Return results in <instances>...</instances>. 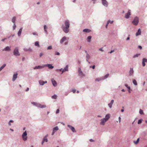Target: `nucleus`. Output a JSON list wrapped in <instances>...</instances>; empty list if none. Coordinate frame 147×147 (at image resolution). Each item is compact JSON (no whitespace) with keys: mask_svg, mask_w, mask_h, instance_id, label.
Here are the masks:
<instances>
[{"mask_svg":"<svg viewBox=\"0 0 147 147\" xmlns=\"http://www.w3.org/2000/svg\"><path fill=\"white\" fill-rule=\"evenodd\" d=\"M16 25L14 23L13 26V29H15L16 28Z\"/></svg>","mask_w":147,"mask_h":147,"instance_id":"obj_48","label":"nucleus"},{"mask_svg":"<svg viewBox=\"0 0 147 147\" xmlns=\"http://www.w3.org/2000/svg\"><path fill=\"white\" fill-rule=\"evenodd\" d=\"M63 69L62 68H61L60 69H57L56 70V71H61L62 72L61 74H62L63 73H62V71H63Z\"/></svg>","mask_w":147,"mask_h":147,"instance_id":"obj_41","label":"nucleus"},{"mask_svg":"<svg viewBox=\"0 0 147 147\" xmlns=\"http://www.w3.org/2000/svg\"><path fill=\"white\" fill-rule=\"evenodd\" d=\"M35 45L36 46H37L38 47H39V42L38 41H36L35 43Z\"/></svg>","mask_w":147,"mask_h":147,"instance_id":"obj_29","label":"nucleus"},{"mask_svg":"<svg viewBox=\"0 0 147 147\" xmlns=\"http://www.w3.org/2000/svg\"><path fill=\"white\" fill-rule=\"evenodd\" d=\"M66 40V38L65 36H64L63 38L61 40L60 42L62 44L63 42Z\"/></svg>","mask_w":147,"mask_h":147,"instance_id":"obj_12","label":"nucleus"},{"mask_svg":"<svg viewBox=\"0 0 147 147\" xmlns=\"http://www.w3.org/2000/svg\"><path fill=\"white\" fill-rule=\"evenodd\" d=\"M134 71L132 68H131L129 71V74L130 75L133 74Z\"/></svg>","mask_w":147,"mask_h":147,"instance_id":"obj_25","label":"nucleus"},{"mask_svg":"<svg viewBox=\"0 0 147 147\" xmlns=\"http://www.w3.org/2000/svg\"><path fill=\"white\" fill-rule=\"evenodd\" d=\"M141 30L140 29H139L138 30L137 32L136 33V36L140 35L141 34Z\"/></svg>","mask_w":147,"mask_h":147,"instance_id":"obj_23","label":"nucleus"},{"mask_svg":"<svg viewBox=\"0 0 147 147\" xmlns=\"http://www.w3.org/2000/svg\"><path fill=\"white\" fill-rule=\"evenodd\" d=\"M104 79H105V78H96V79L95 81H99L101 80H104Z\"/></svg>","mask_w":147,"mask_h":147,"instance_id":"obj_26","label":"nucleus"},{"mask_svg":"<svg viewBox=\"0 0 147 147\" xmlns=\"http://www.w3.org/2000/svg\"><path fill=\"white\" fill-rule=\"evenodd\" d=\"M110 22V20H109L108 22H107V24H106V28H107V26L108 25V24L109 23V22Z\"/></svg>","mask_w":147,"mask_h":147,"instance_id":"obj_43","label":"nucleus"},{"mask_svg":"<svg viewBox=\"0 0 147 147\" xmlns=\"http://www.w3.org/2000/svg\"><path fill=\"white\" fill-rule=\"evenodd\" d=\"M47 81L44 82L42 80H40L39 81L40 84L41 85H43L45 83H47Z\"/></svg>","mask_w":147,"mask_h":147,"instance_id":"obj_18","label":"nucleus"},{"mask_svg":"<svg viewBox=\"0 0 147 147\" xmlns=\"http://www.w3.org/2000/svg\"><path fill=\"white\" fill-rule=\"evenodd\" d=\"M139 22V19L138 17H136L133 21L132 22V23L135 25H137Z\"/></svg>","mask_w":147,"mask_h":147,"instance_id":"obj_3","label":"nucleus"},{"mask_svg":"<svg viewBox=\"0 0 147 147\" xmlns=\"http://www.w3.org/2000/svg\"><path fill=\"white\" fill-rule=\"evenodd\" d=\"M68 66L67 65L63 69L62 71V73H63L66 71H68Z\"/></svg>","mask_w":147,"mask_h":147,"instance_id":"obj_17","label":"nucleus"},{"mask_svg":"<svg viewBox=\"0 0 147 147\" xmlns=\"http://www.w3.org/2000/svg\"><path fill=\"white\" fill-rule=\"evenodd\" d=\"M107 120L105 118L102 119H101V122L100 124L102 125H105V123L107 121Z\"/></svg>","mask_w":147,"mask_h":147,"instance_id":"obj_7","label":"nucleus"},{"mask_svg":"<svg viewBox=\"0 0 147 147\" xmlns=\"http://www.w3.org/2000/svg\"><path fill=\"white\" fill-rule=\"evenodd\" d=\"M125 86L129 90L130 89V87L129 86H128V85L127 84H125Z\"/></svg>","mask_w":147,"mask_h":147,"instance_id":"obj_45","label":"nucleus"},{"mask_svg":"<svg viewBox=\"0 0 147 147\" xmlns=\"http://www.w3.org/2000/svg\"><path fill=\"white\" fill-rule=\"evenodd\" d=\"M68 42H67L65 43L64 44H65V45H67L68 44Z\"/></svg>","mask_w":147,"mask_h":147,"instance_id":"obj_57","label":"nucleus"},{"mask_svg":"<svg viewBox=\"0 0 147 147\" xmlns=\"http://www.w3.org/2000/svg\"><path fill=\"white\" fill-rule=\"evenodd\" d=\"M9 122H10L13 123V120H10V121H9Z\"/></svg>","mask_w":147,"mask_h":147,"instance_id":"obj_62","label":"nucleus"},{"mask_svg":"<svg viewBox=\"0 0 147 147\" xmlns=\"http://www.w3.org/2000/svg\"><path fill=\"white\" fill-rule=\"evenodd\" d=\"M52 49V46H49L48 47L47 49L48 50H49V49Z\"/></svg>","mask_w":147,"mask_h":147,"instance_id":"obj_44","label":"nucleus"},{"mask_svg":"<svg viewBox=\"0 0 147 147\" xmlns=\"http://www.w3.org/2000/svg\"><path fill=\"white\" fill-rule=\"evenodd\" d=\"M113 102H114V100H113L111 101V102L110 103L108 104V105L110 108H111L112 107V105L113 104Z\"/></svg>","mask_w":147,"mask_h":147,"instance_id":"obj_19","label":"nucleus"},{"mask_svg":"<svg viewBox=\"0 0 147 147\" xmlns=\"http://www.w3.org/2000/svg\"><path fill=\"white\" fill-rule=\"evenodd\" d=\"M142 119H140L138 121V124H140L142 122Z\"/></svg>","mask_w":147,"mask_h":147,"instance_id":"obj_42","label":"nucleus"},{"mask_svg":"<svg viewBox=\"0 0 147 147\" xmlns=\"http://www.w3.org/2000/svg\"><path fill=\"white\" fill-rule=\"evenodd\" d=\"M59 109H57L56 111V113L57 114V113H59Z\"/></svg>","mask_w":147,"mask_h":147,"instance_id":"obj_47","label":"nucleus"},{"mask_svg":"<svg viewBox=\"0 0 147 147\" xmlns=\"http://www.w3.org/2000/svg\"><path fill=\"white\" fill-rule=\"evenodd\" d=\"M114 51V50H112L111 51V52H110V53H112Z\"/></svg>","mask_w":147,"mask_h":147,"instance_id":"obj_56","label":"nucleus"},{"mask_svg":"<svg viewBox=\"0 0 147 147\" xmlns=\"http://www.w3.org/2000/svg\"><path fill=\"white\" fill-rule=\"evenodd\" d=\"M139 141V138H138L136 141H134V143L135 144H137L138 143Z\"/></svg>","mask_w":147,"mask_h":147,"instance_id":"obj_34","label":"nucleus"},{"mask_svg":"<svg viewBox=\"0 0 147 147\" xmlns=\"http://www.w3.org/2000/svg\"><path fill=\"white\" fill-rule=\"evenodd\" d=\"M113 22V21H110V22H109V23H110L111 24H112Z\"/></svg>","mask_w":147,"mask_h":147,"instance_id":"obj_61","label":"nucleus"},{"mask_svg":"<svg viewBox=\"0 0 147 147\" xmlns=\"http://www.w3.org/2000/svg\"><path fill=\"white\" fill-rule=\"evenodd\" d=\"M131 15V10H129L128 12L125 14V18H128L129 16Z\"/></svg>","mask_w":147,"mask_h":147,"instance_id":"obj_6","label":"nucleus"},{"mask_svg":"<svg viewBox=\"0 0 147 147\" xmlns=\"http://www.w3.org/2000/svg\"><path fill=\"white\" fill-rule=\"evenodd\" d=\"M139 113L141 115L143 114V110H142L141 109H140L139 111Z\"/></svg>","mask_w":147,"mask_h":147,"instance_id":"obj_37","label":"nucleus"},{"mask_svg":"<svg viewBox=\"0 0 147 147\" xmlns=\"http://www.w3.org/2000/svg\"><path fill=\"white\" fill-rule=\"evenodd\" d=\"M133 82L135 85H137V82L134 79L133 80Z\"/></svg>","mask_w":147,"mask_h":147,"instance_id":"obj_32","label":"nucleus"},{"mask_svg":"<svg viewBox=\"0 0 147 147\" xmlns=\"http://www.w3.org/2000/svg\"><path fill=\"white\" fill-rule=\"evenodd\" d=\"M55 131H54L53 130V131L52 134V135H53L54 134V133L55 132Z\"/></svg>","mask_w":147,"mask_h":147,"instance_id":"obj_54","label":"nucleus"},{"mask_svg":"<svg viewBox=\"0 0 147 147\" xmlns=\"http://www.w3.org/2000/svg\"><path fill=\"white\" fill-rule=\"evenodd\" d=\"M121 117H119V123H120L121 122Z\"/></svg>","mask_w":147,"mask_h":147,"instance_id":"obj_50","label":"nucleus"},{"mask_svg":"<svg viewBox=\"0 0 147 147\" xmlns=\"http://www.w3.org/2000/svg\"><path fill=\"white\" fill-rule=\"evenodd\" d=\"M110 118V115L109 114H107V115L105 116V119L107 120V121L109 119V118Z\"/></svg>","mask_w":147,"mask_h":147,"instance_id":"obj_22","label":"nucleus"},{"mask_svg":"<svg viewBox=\"0 0 147 147\" xmlns=\"http://www.w3.org/2000/svg\"><path fill=\"white\" fill-rule=\"evenodd\" d=\"M6 39V38H4V39H2L1 40V41H4L5 40V39Z\"/></svg>","mask_w":147,"mask_h":147,"instance_id":"obj_59","label":"nucleus"},{"mask_svg":"<svg viewBox=\"0 0 147 147\" xmlns=\"http://www.w3.org/2000/svg\"><path fill=\"white\" fill-rule=\"evenodd\" d=\"M99 51H103V50L102 49V48H100L99 49Z\"/></svg>","mask_w":147,"mask_h":147,"instance_id":"obj_52","label":"nucleus"},{"mask_svg":"<svg viewBox=\"0 0 147 147\" xmlns=\"http://www.w3.org/2000/svg\"><path fill=\"white\" fill-rule=\"evenodd\" d=\"M147 62V59L145 58H144L143 59L142 65L144 66L145 65V63Z\"/></svg>","mask_w":147,"mask_h":147,"instance_id":"obj_16","label":"nucleus"},{"mask_svg":"<svg viewBox=\"0 0 147 147\" xmlns=\"http://www.w3.org/2000/svg\"><path fill=\"white\" fill-rule=\"evenodd\" d=\"M47 28V27L46 25H45L44 26V29L45 31L46 32V33L47 32V31L46 30V29Z\"/></svg>","mask_w":147,"mask_h":147,"instance_id":"obj_38","label":"nucleus"},{"mask_svg":"<svg viewBox=\"0 0 147 147\" xmlns=\"http://www.w3.org/2000/svg\"><path fill=\"white\" fill-rule=\"evenodd\" d=\"M47 67L49 69H52L54 67L51 64H46V65H44V67Z\"/></svg>","mask_w":147,"mask_h":147,"instance_id":"obj_8","label":"nucleus"},{"mask_svg":"<svg viewBox=\"0 0 147 147\" xmlns=\"http://www.w3.org/2000/svg\"><path fill=\"white\" fill-rule=\"evenodd\" d=\"M44 67V65H43V66H36L34 68V69H38L40 68H42Z\"/></svg>","mask_w":147,"mask_h":147,"instance_id":"obj_20","label":"nucleus"},{"mask_svg":"<svg viewBox=\"0 0 147 147\" xmlns=\"http://www.w3.org/2000/svg\"><path fill=\"white\" fill-rule=\"evenodd\" d=\"M29 90V88H27L26 90V91H28Z\"/></svg>","mask_w":147,"mask_h":147,"instance_id":"obj_58","label":"nucleus"},{"mask_svg":"<svg viewBox=\"0 0 147 147\" xmlns=\"http://www.w3.org/2000/svg\"><path fill=\"white\" fill-rule=\"evenodd\" d=\"M69 20H66L65 22V25H63L62 28L65 33H67L69 31Z\"/></svg>","mask_w":147,"mask_h":147,"instance_id":"obj_1","label":"nucleus"},{"mask_svg":"<svg viewBox=\"0 0 147 147\" xmlns=\"http://www.w3.org/2000/svg\"><path fill=\"white\" fill-rule=\"evenodd\" d=\"M58 129V127L57 126H56V127H55L53 129V130L54 131H55V130H57Z\"/></svg>","mask_w":147,"mask_h":147,"instance_id":"obj_35","label":"nucleus"},{"mask_svg":"<svg viewBox=\"0 0 147 147\" xmlns=\"http://www.w3.org/2000/svg\"><path fill=\"white\" fill-rule=\"evenodd\" d=\"M91 36H88L87 38L88 41V42H90L91 40Z\"/></svg>","mask_w":147,"mask_h":147,"instance_id":"obj_31","label":"nucleus"},{"mask_svg":"<svg viewBox=\"0 0 147 147\" xmlns=\"http://www.w3.org/2000/svg\"><path fill=\"white\" fill-rule=\"evenodd\" d=\"M140 55L139 54H137L134 55L133 58H134L138 57Z\"/></svg>","mask_w":147,"mask_h":147,"instance_id":"obj_39","label":"nucleus"},{"mask_svg":"<svg viewBox=\"0 0 147 147\" xmlns=\"http://www.w3.org/2000/svg\"><path fill=\"white\" fill-rule=\"evenodd\" d=\"M27 134L26 131L22 135V138L25 141L27 140Z\"/></svg>","mask_w":147,"mask_h":147,"instance_id":"obj_5","label":"nucleus"},{"mask_svg":"<svg viewBox=\"0 0 147 147\" xmlns=\"http://www.w3.org/2000/svg\"><path fill=\"white\" fill-rule=\"evenodd\" d=\"M51 81L53 85L54 86H55L57 85V83L56 81L54 79H52L51 80Z\"/></svg>","mask_w":147,"mask_h":147,"instance_id":"obj_14","label":"nucleus"},{"mask_svg":"<svg viewBox=\"0 0 147 147\" xmlns=\"http://www.w3.org/2000/svg\"><path fill=\"white\" fill-rule=\"evenodd\" d=\"M10 123V122H9L8 123V124H9V125H10V126L11 125V124Z\"/></svg>","mask_w":147,"mask_h":147,"instance_id":"obj_64","label":"nucleus"},{"mask_svg":"<svg viewBox=\"0 0 147 147\" xmlns=\"http://www.w3.org/2000/svg\"><path fill=\"white\" fill-rule=\"evenodd\" d=\"M16 18L15 17H13L12 18V21L14 24L15 23V21H16Z\"/></svg>","mask_w":147,"mask_h":147,"instance_id":"obj_30","label":"nucleus"},{"mask_svg":"<svg viewBox=\"0 0 147 147\" xmlns=\"http://www.w3.org/2000/svg\"><path fill=\"white\" fill-rule=\"evenodd\" d=\"M90 142H93V141H94L93 140H92V139H90Z\"/></svg>","mask_w":147,"mask_h":147,"instance_id":"obj_63","label":"nucleus"},{"mask_svg":"<svg viewBox=\"0 0 147 147\" xmlns=\"http://www.w3.org/2000/svg\"><path fill=\"white\" fill-rule=\"evenodd\" d=\"M47 135H46L45 136V137H44V138H43V140L42 142V144H43L44 142H47L48 141V140H47Z\"/></svg>","mask_w":147,"mask_h":147,"instance_id":"obj_10","label":"nucleus"},{"mask_svg":"<svg viewBox=\"0 0 147 147\" xmlns=\"http://www.w3.org/2000/svg\"><path fill=\"white\" fill-rule=\"evenodd\" d=\"M59 54H60V53L58 52H57L55 54V55H59Z\"/></svg>","mask_w":147,"mask_h":147,"instance_id":"obj_53","label":"nucleus"},{"mask_svg":"<svg viewBox=\"0 0 147 147\" xmlns=\"http://www.w3.org/2000/svg\"><path fill=\"white\" fill-rule=\"evenodd\" d=\"M13 55L16 56H19L20 54L18 51V49L17 47L15 48L13 51Z\"/></svg>","mask_w":147,"mask_h":147,"instance_id":"obj_4","label":"nucleus"},{"mask_svg":"<svg viewBox=\"0 0 147 147\" xmlns=\"http://www.w3.org/2000/svg\"><path fill=\"white\" fill-rule=\"evenodd\" d=\"M32 104L34 105H36L37 107L40 108H45L46 107V105H42L39 103H37L35 102H32Z\"/></svg>","mask_w":147,"mask_h":147,"instance_id":"obj_2","label":"nucleus"},{"mask_svg":"<svg viewBox=\"0 0 147 147\" xmlns=\"http://www.w3.org/2000/svg\"><path fill=\"white\" fill-rule=\"evenodd\" d=\"M22 30V28H21L18 32V35L19 36H20L21 34V33Z\"/></svg>","mask_w":147,"mask_h":147,"instance_id":"obj_27","label":"nucleus"},{"mask_svg":"<svg viewBox=\"0 0 147 147\" xmlns=\"http://www.w3.org/2000/svg\"><path fill=\"white\" fill-rule=\"evenodd\" d=\"M43 55V54L42 53H40V57H41L42 55Z\"/></svg>","mask_w":147,"mask_h":147,"instance_id":"obj_55","label":"nucleus"},{"mask_svg":"<svg viewBox=\"0 0 147 147\" xmlns=\"http://www.w3.org/2000/svg\"><path fill=\"white\" fill-rule=\"evenodd\" d=\"M83 31L86 32H89L91 31V30L88 29H85L83 30Z\"/></svg>","mask_w":147,"mask_h":147,"instance_id":"obj_21","label":"nucleus"},{"mask_svg":"<svg viewBox=\"0 0 147 147\" xmlns=\"http://www.w3.org/2000/svg\"><path fill=\"white\" fill-rule=\"evenodd\" d=\"M90 67H92L93 69H94L95 67V66L94 65H93L92 66H90Z\"/></svg>","mask_w":147,"mask_h":147,"instance_id":"obj_49","label":"nucleus"},{"mask_svg":"<svg viewBox=\"0 0 147 147\" xmlns=\"http://www.w3.org/2000/svg\"><path fill=\"white\" fill-rule=\"evenodd\" d=\"M109 76V74H106L104 77H102V78H105V79L107 78Z\"/></svg>","mask_w":147,"mask_h":147,"instance_id":"obj_40","label":"nucleus"},{"mask_svg":"<svg viewBox=\"0 0 147 147\" xmlns=\"http://www.w3.org/2000/svg\"><path fill=\"white\" fill-rule=\"evenodd\" d=\"M129 37H128L126 39V40H129Z\"/></svg>","mask_w":147,"mask_h":147,"instance_id":"obj_60","label":"nucleus"},{"mask_svg":"<svg viewBox=\"0 0 147 147\" xmlns=\"http://www.w3.org/2000/svg\"><path fill=\"white\" fill-rule=\"evenodd\" d=\"M10 50V47L8 46L6 48L3 49V51H9Z\"/></svg>","mask_w":147,"mask_h":147,"instance_id":"obj_15","label":"nucleus"},{"mask_svg":"<svg viewBox=\"0 0 147 147\" xmlns=\"http://www.w3.org/2000/svg\"><path fill=\"white\" fill-rule=\"evenodd\" d=\"M72 92L74 93H75L76 92V90L75 89H72Z\"/></svg>","mask_w":147,"mask_h":147,"instance_id":"obj_46","label":"nucleus"},{"mask_svg":"<svg viewBox=\"0 0 147 147\" xmlns=\"http://www.w3.org/2000/svg\"><path fill=\"white\" fill-rule=\"evenodd\" d=\"M102 4L106 7L108 6V3L106 0H102Z\"/></svg>","mask_w":147,"mask_h":147,"instance_id":"obj_9","label":"nucleus"},{"mask_svg":"<svg viewBox=\"0 0 147 147\" xmlns=\"http://www.w3.org/2000/svg\"><path fill=\"white\" fill-rule=\"evenodd\" d=\"M57 95H54L52 96V97L53 98L56 99L57 98Z\"/></svg>","mask_w":147,"mask_h":147,"instance_id":"obj_36","label":"nucleus"},{"mask_svg":"<svg viewBox=\"0 0 147 147\" xmlns=\"http://www.w3.org/2000/svg\"><path fill=\"white\" fill-rule=\"evenodd\" d=\"M67 126L70 128L73 132L76 131L74 128L70 125H68Z\"/></svg>","mask_w":147,"mask_h":147,"instance_id":"obj_11","label":"nucleus"},{"mask_svg":"<svg viewBox=\"0 0 147 147\" xmlns=\"http://www.w3.org/2000/svg\"><path fill=\"white\" fill-rule=\"evenodd\" d=\"M138 48L140 49H142V47L141 46H138Z\"/></svg>","mask_w":147,"mask_h":147,"instance_id":"obj_51","label":"nucleus"},{"mask_svg":"<svg viewBox=\"0 0 147 147\" xmlns=\"http://www.w3.org/2000/svg\"><path fill=\"white\" fill-rule=\"evenodd\" d=\"M78 73L80 75H81L82 74V72L80 68H79Z\"/></svg>","mask_w":147,"mask_h":147,"instance_id":"obj_28","label":"nucleus"},{"mask_svg":"<svg viewBox=\"0 0 147 147\" xmlns=\"http://www.w3.org/2000/svg\"><path fill=\"white\" fill-rule=\"evenodd\" d=\"M85 52L87 53L86 55V61H88V59H89L90 58V56L87 53V52L86 51H85Z\"/></svg>","mask_w":147,"mask_h":147,"instance_id":"obj_24","label":"nucleus"},{"mask_svg":"<svg viewBox=\"0 0 147 147\" xmlns=\"http://www.w3.org/2000/svg\"><path fill=\"white\" fill-rule=\"evenodd\" d=\"M18 74L16 73V74H15L13 75V78H12V81H14L17 78V77Z\"/></svg>","mask_w":147,"mask_h":147,"instance_id":"obj_13","label":"nucleus"},{"mask_svg":"<svg viewBox=\"0 0 147 147\" xmlns=\"http://www.w3.org/2000/svg\"><path fill=\"white\" fill-rule=\"evenodd\" d=\"M6 66L5 64H3L0 68V71L2 70Z\"/></svg>","mask_w":147,"mask_h":147,"instance_id":"obj_33","label":"nucleus"}]
</instances>
